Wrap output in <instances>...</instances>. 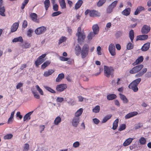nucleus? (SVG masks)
<instances>
[{
    "instance_id": "obj_37",
    "label": "nucleus",
    "mask_w": 151,
    "mask_h": 151,
    "mask_svg": "<svg viewBox=\"0 0 151 151\" xmlns=\"http://www.w3.org/2000/svg\"><path fill=\"white\" fill-rule=\"evenodd\" d=\"M61 119L59 116H58L56 118L54 121V124L55 125H58L61 122Z\"/></svg>"
},
{
    "instance_id": "obj_22",
    "label": "nucleus",
    "mask_w": 151,
    "mask_h": 151,
    "mask_svg": "<svg viewBox=\"0 0 151 151\" xmlns=\"http://www.w3.org/2000/svg\"><path fill=\"white\" fill-rule=\"evenodd\" d=\"M55 70L53 69H50L47 71H45L43 75L45 77H48L51 75L54 72Z\"/></svg>"
},
{
    "instance_id": "obj_49",
    "label": "nucleus",
    "mask_w": 151,
    "mask_h": 151,
    "mask_svg": "<svg viewBox=\"0 0 151 151\" xmlns=\"http://www.w3.org/2000/svg\"><path fill=\"white\" fill-rule=\"evenodd\" d=\"M76 103V101L71 98L68 101V104L71 105H74Z\"/></svg>"
},
{
    "instance_id": "obj_9",
    "label": "nucleus",
    "mask_w": 151,
    "mask_h": 151,
    "mask_svg": "<svg viewBox=\"0 0 151 151\" xmlns=\"http://www.w3.org/2000/svg\"><path fill=\"white\" fill-rule=\"evenodd\" d=\"M150 27L149 26L144 25L141 30L142 34H147L150 31Z\"/></svg>"
},
{
    "instance_id": "obj_13",
    "label": "nucleus",
    "mask_w": 151,
    "mask_h": 151,
    "mask_svg": "<svg viewBox=\"0 0 151 151\" xmlns=\"http://www.w3.org/2000/svg\"><path fill=\"white\" fill-rule=\"evenodd\" d=\"M134 139L133 138H129L127 139L123 143V145L124 147L130 145Z\"/></svg>"
},
{
    "instance_id": "obj_36",
    "label": "nucleus",
    "mask_w": 151,
    "mask_h": 151,
    "mask_svg": "<svg viewBox=\"0 0 151 151\" xmlns=\"http://www.w3.org/2000/svg\"><path fill=\"white\" fill-rule=\"evenodd\" d=\"M50 62L49 61H46L41 65V69L43 70H44L46 67L50 64Z\"/></svg>"
},
{
    "instance_id": "obj_27",
    "label": "nucleus",
    "mask_w": 151,
    "mask_h": 151,
    "mask_svg": "<svg viewBox=\"0 0 151 151\" xmlns=\"http://www.w3.org/2000/svg\"><path fill=\"white\" fill-rule=\"evenodd\" d=\"M64 77V73H62L59 74L58 77L56 79V81L57 82H60Z\"/></svg>"
},
{
    "instance_id": "obj_46",
    "label": "nucleus",
    "mask_w": 151,
    "mask_h": 151,
    "mask_svg": "<svg viewBox=\"0 0 151 151\" xmlns=\"http://www.w3.org/2000/svg\"><path fill=\"white\" fill-rule=\"evenodd\" d=\"M106 0H99L97 3V5L99 7L102 6L106 2Z\"/></svg>"
},
{
    "instance_id": "obj_41",
    "label": "nucleus",
    "mask_w": 151,
    "mask_h": 151,
    "mask_svg": "<svg viewBox=\"0 0 151 151\" xmlns=\"http://www.w3.org/2000/svg\"><path fill=\"white\" fill-rule=\"evenodd\" d=\"M29 1V0H24L21 6V8L22 9H23L24 8L25 6L28 3Z\"/></svg>"
},
{
    "instance_id": "obj_39",
    "label": "nucleus",
    "mask_w": 151,
    "mask_h": 151,
    "mask_svg": "<svg viewBox=\"0 0 151 151\" xmlns=\"http://www.w3.org/2000/svg\"><path fill=\"white\" fill-rule=\"evenodd\" d=\"M5 10L4 6L0 7V15L3 17H5L6 15L4 13Z\"/></svg>"
},
{
    "instance_id": "obj_61",
    "label": "nucleus",
    "mask_w": 151,
    "mask_h": 151,
    "mask_svg": "<svg viewBox=\"0 0 151 151\" xmlns=\"http://www.w3.org/2000/svg\"><path fill=\"white\" fill-rule=\"evenodd\" d=\"M64 100V99L63 98L58 97L56 99L57 102L61 103Z\"/></svg>"
},
{
    "instance_id": "obj_47",
    "label": "nucleus",
    "mask_w": 151,
    "mask_h": 151,
    "mask_svg": "<svg viewBox=\"0 0 151 151\" xmlns=\"http://www.w3.org/2000/svg\"><path fill=\"white\" fill-rule=\"evenodd\" d=\"M36 88L37 90L38 91L40 94L42 95H43L44 94L42 90L40 88L39 86L37 85L36 86Z\"/></svg>"
},
{
    "instance_id": "obj_20",
    "label": "nucleus",
    "mask_w": 151,
    "mask_h": 151,
    "mask_svg": "<svg viewBox=\"0 0 151 151\" xmlns=\"http://www.w3.org/2000/svg\"><path fill=\"white\" fill-rule=\"evenodd\" d=\"M148 36L147 35L144 34L137 36V40H144L148 39Z\"/></svg>"
},
{
    "instance_id": "obj_8",
    "label": "nucleus",
    "mask_w": 151,
    "mask_h": 151,
    "mask_svg": "<svg viewBox=\"0 0 151 151\" xmlns=\"http://www.w3.org/2000/svg\"><path fill=\"white\" fill-rule=\"evenodd\" d=\"M67 87L66 84H61L57 85L56 89L58 92H61L64 91Z\"/></svg>"
},
{
    "instance_id": "obj_10",
    "label": "nucleus",
    "mask_w": 151,
    "mask_h": 151,
    "mask_svg": "<svg viewBox=\"0 0 151 151\" xmlns=\"http://www.w3.org/2000/svg\"><path fill=\"white\" fill-rule=\"evenodd\" d=\"M46 30V28L44 26H42L36 29L35 30V32L37 35H40L44 32Z\"/></svg>"
},
{
    "instance_id": "obj_2",
    "label": "nucleus",
    "mask_w": 151,
    "mask_h": 151,
    "mask_svg": "<svg viewBox=\"0 0 151 151\" xmlns=\"http://www.w3.org/2000/svg\"><path fill=\"white\" fill-rule=\"evenodd\" d=\"M141 80V78H138L134 80L129 84L128 86L129 88L132 89L134 92H137L138 90L137 87L138 85L140 82Z\"/></svg>"
},
{
    "instance_id": "obj_16",
    "label": "nucleus",
    "mask_w": 151,
    "mask_h": 151,
    "mask_svg": "<svg viewBox=\"0 0 151 151\" xmlns=\"http://www.w3.org/2000/svg\"><path fill=\"white\" fill-rule=\"evenodd\" d=\"M147 68H144L141 71H140L139 73H137L135 75V77L137 78L141 76L147 72Z\"/></svg>"
},
{
    "instance_id": "obj_48",
    "label": "nucleus",
    "mask_w": 151,
    "mask_h": 151,
    "mask_svg": "<svg viewBox=\"0 0 151 151\" xmlns=\"http://www.w3.org/2000/svg\"><path fill=\"white\" fill-rule=\"evenodd\" d=\"M13 136L12 134H9L5 135L4 137V139H11Z\"/></svg>"
},
{
    "instance_id": "obj_14",
    "label": "nucleus",
    "mask_w": 151,
    "mask_h": 151,
    "mask_svg": "<svg viewBox=\"0 0 151 151\" xmlns=\"http://www.w3.org/2000/svg\"><path fill=\"white\" fill-rule=\"evenodd\" d=\"M19 26V24L18 22L14 23L12 26L11 28V32H12L16 31L17 29Z\"/></svg>"
},
{
    "instance_id": "obj_52",
    "label": "nucleus",
    "mask_w": 151,
    "mask_h": 151,
    "mask_svg": "<svg viewBox=\"0 0 151 151\" xmlns=\"http://www.w3.org/2000/svg\"><path fill=\"white\" fill-rule=\"evenodd\" d=\"M133 45L129 42L128 43L127 45V49L128 50L132 49L133 48Z\"/></svg>"
},
{
    "instance_id": "obj_59",
    "label": "nucleus",
    "mask_w": 151,
    "mask_h": 151,
    "mask_svg": "<svg viewBox=\"0 0 151 151\" xmlns=\"http://www.w3.org/2000/svg\"><path fill=\"white\" fill-rule=\"evenodd\" d=\"M80 145V143L79 142L76 141L74 142L73 144V146L75 148H76L78 147Z\"/></svg>"
},
{
    "instance_id": "obj_62",
    "label": "nucleus",
    "mask_w": 151,
    "mask_h": 151,
    "mask_svg": "<svg viewBox=\"0 0 151 151\" xmlns=\"http://www.w3.org/2000/svg\"><path fill=\"white\" fill-rule=\"evenodd\" d=\"M60 59L61 61H67L68 58H65L64 57L61 56L60 57Z\"/></svg>"
},
{
    "instance_id": "obj_42",
    "label": "nucleus",
    "mask_w": 151,
    "mask_h": 151,
    "mask_svg": "<svg viewBox=\"0 0 151 151\" xmlns=\"http://www.w3.org/2000/svg\"><path fill=\"white\" fill-rule=\"evenodd\" d=\"M67 39L66 37L65 36L62 37L59 39L58 42V44H60L61 43L64 42Z\"/></svg>"
},
{
    "instance_id": "obj_25",
    "label": "nucleus",
    "mask_w": 151,
    "mask_h": 151,
    "mask_svg": "<svg viewBox=\"0 0 151 151\" xmlns=\"http://www.w3.org/2000/svg\"><path fill=\"white\" fill-rule=\"evenodd\" d=\"M144 59L143 57L142 56H140L137 59L136 61L132 63L133 65H135L139 63H140L143 61Z\"/></svg>"
},
{
    "instance_id": "obj_55",
    "label": "nucleus",
    "mask_w": 151,
    "mask_h": 151,
    "mask_svg": "<svg viewBox=\"0 0 151 151\" xmlns=\"http://www.w3.org/2000/svg\"><path fill=\"white\" fill-rule=\"evenodd\" d=\"M115 50V47L114 44L111 43L109 46V50Z\"/></svg>"
},
{
    "instance_id": "obj_18",
    "label": "nucleus",
    "mask_w": 151,
    "mask_h": 151,
    "mask_svg": "<svg viewBox=\"0 0 151 151\" xmlns=\"http://www.w3.org/2000/svg\"><path fill=\"white\" fill-rule=\"evenodd\" d=\"M150 43L147 42L144 44L141 48V50L143 51H145L147 50L150 48Z\"/></svg>"
},
{
    "instance_id": "obj_31",
    "label": "nucleus",
    "mask_w": 151,
    "mask_h": 151,
    "mask_svg": "<svg viewBox=\"0 0 151 151\" xmlns=\"http://www.w3.org/2000/svg\"><path fill=\"white\" fill-rule=\"evenodd\" d=\"M23 41V40L22 37L21 36L14 38L12 40V42H22Z\"/></svg>"
},
{
    "instance_id": "obj_6",
    "label": "nucleus",
    "mask_w": 151,
    "mask_h": 151,
    "mask_svg": "<svg viewBox=\"0 0 151 151\" xmlns=\"http://www.w3.org/2000/svg\"><path fill=\"white\" fill-rule=\"evenodd\" d=\"M143 65L140 64L136 66L129 70V73L131 74H134L140 71L143 67Z\"/></svg>"
},
{
    "instance_id": "obj_38",
    "label": "nucleus",
    "mask_w": 151,
    "mask_h": 151,
    "mask_svg": "<svg viewBox=\"0 0 151 151\" xmlns=\"http://www.w3.org/2000/svg\"><path fill=\"white\" fill-rule=\"evenodd\" d=\"M96 35V34L92 32H90L87 37L88 39L89 40H91Z\"/></svg>"
},
{
    "instance_id": "obj_63",
    "label": "nucleus",
    "mask_w": 151,
    "mask_h": 151,
    "mask_svg": "<svg viewBox=\"0 0 151 151\" xmlns=\"http://www.w3.org/2000/svg\"><path fill=\"white\" fill-rule=\"evenodd\" d=\"M23 85V83H22L20 82L18 83L17 85L16 86V88L17 89H18L19 88L21 87H22Z\"/></svg>"
},
{
    "instance_id": "obj_19",
    "label": "nucleus",
    "mask_w": 151,
    "mask_h": 151,
    "mask_svg": "<svg viewBox=\"0 0 151 151\" xmlns=\"http://www.w3.org/2000/svg\"><path fill=\"white\" fill-rule=\"evenodd\" d=\"M33 111H30L25 115L23 118V121H25L27 120H29L31 119L30 116L32 114Z\"/></svg>"
},
{
    "instance_id": "obj_35",
    "label": "nucleus",
    "mask_w": 151,
    "mask_h": 151,
    "mask_svg": "<svg viewBox=\"0 0 151 151\" xmlns=\"http://www.w3.org/2000/svg\"><path fill=\"white\" fill-rule=\"evenodd\" d=\"M44 4L45 9L46 11L48 9L50 6V1L49 0H45L44 2Z\"/></svg>"
},
{
    "instance_id": "obj_45",
    "label": "nucleus",
    "mask_w": 151,
    "mask_h": 151,
    "mask_svg": "<svg viewBox=\"0 0 151 151\" xmlns=\"http://www.w3.org/2000/svg\"><path fill=\"white\" fill-rule=\"evenodd\" d=\"M139 142L141 145H143L145 144L146 140L144 137H141L139 139Z\"/></svg>"
},
{
    "instance_id": "obj_34",
    "label": "nucleus",
    "mask_w": 151,
    "mask_h": 151,
    "mask_svg": "<svg viewBox=\"0 0 151 151\" xmlns=\"http://www.w3.org/2000/svg\"><path fill=\"white\" fill-rule=\"evenodd\" d=\"M111 114H109L106 116L103 119L102 122L104 123L106 122L109 119H110L112 117Z\"/></svg>"
},
{
    "instance_id": "obj_43",
    "label": "nucleus",
    "mask_w": 151,
    "mask_h": 151,
    "mask_svg": "<svg viewBox=\"0 0 151 151\" xmlns=\"http://www.w3.org/2000/svg\"><path fill=\"white\" fill-rule=\"evenodd\" d=\"M44 87L46 90L52 93H56L55 91L54 90H53L49 87L45 86H44Z\"/></svg>"
},
{
    "instance_id": "obj_12",
    "label": "nucleus",
    "mask_w": 151,
    "mask_h": 151,
    "mask_svg": "<svg viewBox=\"0 0 151 151\" xmlns=\"http://www.w3.org/2000/svg\"><path fill=\"white\" fill-rule=\"evenodd\" d=\"M138 114V112L136 111H133L130 112L125 116V119H127L131 117H132L134 116L137 115Z\"/></svg>"
},
{
    "instance_id": "obj_29",
    "label": "nucleus",
    "mask_w": 151,
    "mask_h": 151,
    "mask_svg": "<svg viewBox=\"0 0 151 151\" xmlns=\"http://www.w3.org/2000/svg\"><path fill=\"white\" fill-rule=\"evenodd\" d=\"M129 37L132 42H133V40L134 37V32L133 29H131L129 32Z\"/></svg>"
},
{
    "instance_id": "obj_51",
    "label": "nucleus",
    "mask_w": 151,
    "mask_h": 151,
    "mask_svg": "<svg viewBox=\"0 0 151 151\" xmlns=\"http://www.w3.org/2000/svg\"><path fill=\"white\" fill-rule=\"evenodd\" d=\"M32 93L34 95L35 98L39 99L40 98V96L38 93L36 91H32Z\"/></svg>"
},
{
    "instance_id": "obj_23",
    "label": "nucleus",
    "mask_w": 151,
    "mask_h": 151,
    "mask_svg": "<svg viewBox=\"0 0 151 151\" xmlns=\"http://www.w3.org/2000/svg\"><path fill=\"white\" fill-rule=\"evenodd\" d=\"M30 16L32 21L35 22H37V16L35 13H31L30 15Z\"/></svg>"
},
{
    "instance_id": "obj_64",
    "label": "nucleus",
    "mask_w": 151,
    "mask_h": 151,
    "mask_svg": "<svg viewBox=\"0 0 151 151\" xmlns=\"http://www.w3.org/2000/svg\"><path fill=\"white\" fill-rule=\"evenodd\" d=\"M58 6L57 4H54L53 6V9L54 11H57L58 10Z\"/></svg>"
},
{
    "instance_id": "obj_40",
    "label": "nucleus",
    "mask_w": 151,
    "mask_h": 151,
    "mask_svg": "<svg viewBox=\"0 0 151 151\" xmlns=\"http://www.w3.org/2000/svg\"><path fill=\"white\" fill-rule=\"evenodd\" d=\"M100 107L99 105H97L92 109L93 112L95 113H98L100 110Z\"/></svg>"
},
{
    "instance_id": "obj_32",
    "label": "nucleus",
    "mask_w": 151,
    "mask_h": 151,
    "mask_svg": "<svg viewBox=\"0 0 151 151\" xmlns=\"http://www.w3.org/2000/svg\"><path fill=\"white\" fill-rule=\"evenodd\" d=\"M60 5L62 9L66 8V5L65 0H59Z\"/></svg>"
},
{
    "instance_id": "obj_15",
    "label": "nucleus",
    "mask_w": 151,
    "mask_h": 151,
    "mask_svg": "<svg viewBox=\"0 0 151 151\" xmlns=\"http://www.w3.org/2000/svg\"><path fill=\"white\" fill-rule=\"evenodd\" d=\"M99 29V27L97 24H94L92 27L93 32L96 35L98 33Z\"/></svg>"
},
{
    "instance_id": "obj_5",
    "label": "nucleus",
    "mask_w": 151,
    "mask_h": 151,
    "mask_svg": "<svg viewBox=\"0 0 151 151\" xmlns=\"http://www.w3.org/2000/svg\"><path fill=\"white\" fill-rule=\"evenodd\" d=\"M104 73L105 75L107 77H109L111 75L113 74L114 70L112 67H109L104 65Z\"/></svg>"
},
{
    "instance_id": "obj_1",
    "label": "nucleus",
    "mask_w": 151,
    "mask_h": 151,
    "mask_svg": "<svg viewBox=\"0 0 151 151\" xmlns=\"http://www.w3.org/2000/svg\"><path fill=\"white\" fill-rule=\"evenodd\" d=\"M89 51V47L86 44H85L82 48L79 45H77L75 48V53L76 55L78 56L81 54V57L83 59L85 58L88 55Z\"/></svg>"
},
{
    "instance_id": "obj_50",
    "label": "nucleus",
    "mask_w": 151,
    "mask_h": 151,
    "mask_svg": "<svg viewBox=\"0 0 151 151\" xmlns=\"http://www.w3.org/2000/svg\"><path fill=\"white\" fill-rule=\"evenodd\" d=\"M118 1L117 0L114 1L109 6L112 9H113L116 6L117 3Z\"/></svg>"
},
{
    "instance_id": "obj_21",
    "label": "nucleus",
    "mask_w": 151,
    "mask_h": 151,
    "mask_svg": "<svg viewBox=\"0 0 151 151\" xmlns=\"http://www.w3.org/2000/svg\"><path fill=\"white\" fill-rule=\"evenodd\" d=\"M131 9L128 8L124 9L122 12V14L125 16H128L129 15L130 13Z\"/></svg>"
},
{
    "instance_id": "obj_56",
    "label": "nucleus",
    "mask_w": 151,
    "mask_h": 151,
    "mask_svg": "<svg viewBox=\"0 0 151 151\" xmlns=\"http://www.w3.org/2000/svg\"><path fill=\"white\" fill-rule=\"evenodd\" d=\"M61 13V12L60 11H58L52 13V17H55L59 15Z\"/></svg>"
},
{
    "instance_id": "obj_53",
    "label": "nucleus",
    "mask_w": 151,
    "mask_h": 151,
    "mask_svg": "<svg viewBox=\"0 0 151 151\" xmlns=\"http://www.w3.org/2000/svg\"><path fill=\"white\" fill-rule=\"evenodd\" d=\"M126 127V126L125 124H122L120 126L119 128V130L120 131L123 130L125 129Z\"/></svg>"
},
{
    "instance_id": "obj_30",
    "label": "nucleus",
    "mask_w": 151,
    "mask_h": 151,
    "mask_svg": "<svg viewBox=\"0 0 151 151\" xmlns=\"http://www.w3.org/2000/svg\"><path fill=\"white\" fill-rule=\"evenodd\" d=\"M83 110L82 108L79 109L75 114V116L78 117L80 116L83 112Z\"/></svg>"
},
{
    "instance_id": "obj_28",
    "label": "nucleus",
    "mask_w": 151,
    "mask_h": 151,
    "mask_svg": "<svg viewBox=\"0 0 151 151\" xmlns=\"http://www.w3.org/2000/svg\"><path fill=\"white\" fill-rule=\"evenodd\" d=\"M119 95L121 99L122 100L124 103L126 104L128 103V99L125 96L121 93H120Z\"/></svg>"
},
{
    "instance_id": "obj_33",
    "label": "nucleus",
    "mask_w": 151,
    "mask_h": 151,
    "mask_svg": "<svg viewBox=\"0 0 151 151\" xmlns=\"http://www.w3.org/2000/svg\"><path fill=\"white\" fill-rule=\"evenodd\" d=\"M119 123V119H116L114 122L113 124V127L112 129L114 130H115L118 126Z\"/></svg>"
},
{
    "instance_id": "obj_58",
    "label": "nucleus",
    "mask_w": 151,
    "mask_h": 151,
    "mask_svg": "<svg viewBox=\"0 0 151 151\" xmlns=\"http://www.w3.org/2000/svg\"><path fill=\"white\" fill-rule=\"evenodd\" d=\"M33 30L31 29H29L28 31H27V35L28 37H30L32 36L31 34L32 32H33Z\"/></svg>"
},
{
    "instance_id": "obj_3",
    "label": "nucleus",
    "mask_w": 151,
    "mask_h": 151,
    "mask_svg": "<svg viewBox=\"0 0 151 151\" xmlns=\"http://www.w3.org/2000/svg\"><path fill=\"white\" fill-rule=\"evenodd\" d=\"M76 35L78 37V43L83 42L86 37V34L84 32L81 31V28L80 27L78 28Z\"/></svg>"
},
{
    "instance_id": "obj_26",
    "label": "nucleus",
    "mask_w": 151,
    "mask_h": 151,
    "mask_svg": "<svg viewBox=\"0 0 151 151\" xmlns=\"http://www.w3.org/2000/svg\"><path fill=\"white\" fill-rule=\"evenodd\" d=\"M106 98L108 100H111L116 99L117 98V96L114 94H110L107 96Z\"/></svg>"
},
{
    "instance_id": "obj_24",
    "label": "nucleus",
    "mask_w": 151,
    "mask_h": 151,
    "mask_svg": "<svg viewBox=\"0 0 151 151\" xmlns=\"http://www.w3.org/2000/svg\"><path fill=\"white\" fill-rule=\"evenodd\" d=\"M83 3V1L82 0H79L77 2L75 6V9L77 10L79 9Z\"/></svg>"
},
{
    "instance_id": "obj_17",
    "label": "nucleus",
    "mask_w": 151,
    "mask_h": 151,
    "mask_svg": "<svg viewBox=\"0 0 151 151\" xmlns=\"http://www.w3.org/2000/svg\"><path fill=\"white\" fill-rule=\"evenodd\" d=\"M145 9L144 7L142 6H139L136 9V11L134 12V15H137L139 14L140 12L142 11H144Z\"/></svg>"
},
{
    "instance_id": "obj_11",
    "label": "nucleus",
    "mask_w": 151,
    "mask_h": 151,
    "mask_svg": "<svg viewBox=\"0 0 151 151\" xmlns=\"http://www.w3.org/2000/svg\"><path fill=\"white\" fill-rule=\"evenodd\" d=\"M79 117L74 116L72 121V125L75 127H77L79 122Z\"/></svg>"
},
{
    "instance_id": "obj_54",
    "label": "nucleus",
    "mask_w": 151,
    "mask_h": 151,
    "mask_svg": "<svg viewBox=\"0 0 151 151\" xmlns=\"http://www.w3.org/2000/svg\"><path fill=\"white\" fill-rule=\"evenodd\" d=\"M29 145L28 144H25L23 147L24 151H27L29 150Z\"/></svg>"
},
{
    "instance_id": "obj_60",
    "label": "nucleus",
    "mask_w": 151,
    "mask_h": 151,
    "mask_svg": "<svg viewBox=\"0 0 151 151\" xmlns=\"http://www.w3.org/2000/svg\"><path fill=\"white\" fill-rule=\"evenodd\" d=\"M111 55L113 56L116 55L115 50H109Z\"/></svg>"
},
{
    "instance_id": "obj_4",
    "label": "nucleus",
    "mask_w": 151,
    "mask_h": 151,
    "mask_svg": "<svg viewBox=\"0 0 151 151\" xmlns=\"http://www.w3.org/2000/svg\"><path fill=\"white\" fill-rule=\"evenodd\" d=\"M89 13V16L90 17H98L100 16V13L98 11L95 10H90L87 9L85 12V14L86 15Z\"/></svg>"
},
{
    "instance_id": "obj_7",
    "label": "nucleus",
    "mask_w": 151,
    "mask_h": 151,
    "mask_svg": "<svg viewBox=\"0 0 151 151\" xmlns=\"http://www.w3.org/2000/svg\"><path fill=\"white\" fill-rule=\"evenodd\" d=\"M46 55V54H44L37 58V60L35 62V64L36 66H38L44 62V60L43 59Z\"/></svg>"
},
{
    "instance_id": "obj_44",
    "label": "nucleus",
    "mask_w": 151,
    "mask_h": 151,
    "mask_svg": "<svg viewBox=\"0 0 151 151\" xmlns=\"http://www.w3.org/2000/svg\"><path fill=\"white\" fill-rule=\"evenodd\" d=\"M30 47V44L27 42H25L22 45V47L23 48H28Z\"/></svg>"
},
{
    "instance_id": "obj_57",
    "label": "nucleus",
    "mask_w": 151,
    "mask_h": 151,
    "mask_svg": "<svg viewBox=\"0 0 151 151\" xmlns=\"http://www.w3.org/2000/svg\"><path fill=\"white\" fill-rule=\"evenodd\" d=\"M27 22L26 20H24L22 24V27L24 28H25L27 27Z\"/></svg>"
}]
</instances>
